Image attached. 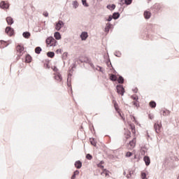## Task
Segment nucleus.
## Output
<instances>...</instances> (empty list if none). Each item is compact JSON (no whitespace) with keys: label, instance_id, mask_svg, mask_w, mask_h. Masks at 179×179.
I'll return each instance as SVG.
<instances>
[{"label":"nucleus","instance_id":"obj_3","mask_svg":"<svg viewBox=\"0 0 179 179\" xmlns=\"http://www.w3.org/2000/svg\"><path fill=\"white\" fill-rule=\"evenodd\" d=\"M162 122H157L154 124V129H155V131L157 134H160L162 132Z\"/></svg>","mask_w":179,"mask_h":179},{"label":"nucleus","instance_id":"obj_42","mask_svg":"<svg viewBox=\"0 0 179 179\" xmlns=\"http://www.w3.org/2000/svg\"><path fill=\"white\" fill-rule=\"evenodd\" d=\"M111 20H113V17L109 16V17L108 18V22H111Z\"/></svg>","mask_w":179,"mask_h":179},{"label":"nucleus","instance_id":"obj_10","mask_svg":"<svg viewBox=\"0 0 179 179\" xmlns=\"http://www.w3.org/2000/svg\"><path fill=\"white\" fill-rule=\"evenodd\" d=\"M78 59L80 62H87V61H89V59L85 55L80 56Z\"/></svg>","mask_w":179,"mask_h":179},{"label":"nucleus","instance_id":"obj_24","mask_svg":"<svg viewBox=\"0 0 179 179\" xmlns=\"http://www.w3.org/2000/svg\"><path fill=\"white\" fill-rule=\"evenodd\" d=\"M23 37H24V38H30V34L29 32H24L22 34Z\"/></svg>","mask_w":179,"mask_h":179},{"label":"nucleus","instance_id":"obj_43","mask_svg":"<svg viewBox=\"0 0 179 179\" xmlns=\"http://www.w3.org/2000/svg\"><path fill=\"white\" fill-rule=\"evenodd\" d=\"M106 27H107V29H110V27H111V24L110 23H108L106 24Z\"/></svg>","mask_w":179,"mask_h":179},{"label":"nucleus","instance_id":"obj_27","mask_svg":"<svg viewBox=\"0 0 179 179\" xmlns=\"http://www.w3.org/2000/svg\"><path fill=\"white\" fill-rule=\"evenodd\" d=\"M150 106H151L152 108H155L156 107V102L155 101H150Z\"/></svg>","mask_w":179,"mask_h":179},{"label":"nucleus","instance_id":"obj_45","mask_svg":"<svg viewBox=\"0 0 179 179\" xmlns=\"http://www.w3.org/2000/svg\"><path fill=\"white\" fill-rule=\"evenodd\" d=\"M131 172H130L129 174L127 175V178H129L131 177Z\"/></svg>","mask_w":179,"mask_h":179},{"label":"nucleus","instance_id":"obj_40","mask_svg":"<svg viewBox=\"0 0 179 179\" xmlns=\"http://www.w3.org/2000/svg\"><path fill=\"white\" fill-rule=\"evenodd\" d=\"M102 164L103 162H101V163L98 164V167H100L101 169H104V166L101 165Z\"/></svg>","mask_w":179,"mask_h":179},{"label":"nucleus","instance_id":"obj_4","mask_svg":"<svg viewBox=\"0 0 179 179\" xmlns=\"http://www.w3.org/2000/svg\"><path fill=\"white\" fill-rule=\"evenodd\" d=\"M113 104L114 106L115 110L117 111V113H119L120 117L124 120V117H122V115L121 114V109H120V106H118L117 101L113 100Z\"/></svg>","mask_w":179,"mask_h":179},{"label":"nucleus","instance_id":"obj_49","mask_svg":"<svg viewBox=\"0 0 179 179\" xmlns=\"http://www.w3.org/2000/svg\"><path fill=\"white\" fill-rule=\"evenodd\" d=\"M150 1H152V0H148V2H150Z\"/></svg>","mask_w":179,"mask_h":179},{"label":"nucleus","instance_id":"obj_20","mask_svg":"<svg viewBox=\"0 0 179 179\" xmlns=\"http://www.w3.org/2000/svg\"><path fill=\"white\" fill-rule=\"evenodd\" d=\"M54 37L56 40H61V34H59V32H55Z\"/></svg>","mask_w":179,"mask_h":179},{"label":"nucleus","instance_id":"obj_17","mask_svg":"<svg viewBox=\"0 0 179 179\" xmlns=\"http://www.w3.org/2000/svg\"><path fill=\"white\" fill-rule=\"evenodd\" d=\"M0 47L1 48H5V47H8V43L3 41H0Z\"/></svg>","mask_w":179,"mask_h":179},{"label":"nucleus","instance_id":"obj_46","mask_svg":"<svg viewBox=\"0 0 179 179\" xmlns=\"http://www.w3.org/2000/svg\"><path fill=\"white\" fill-rule=\"evenodd\" d=\"M57 69V68L56 67H55L54 69H53V71H55Z\"/></svg>","mask_w":179,"mask_h":179},{"label":"nucleus","instance_id":"obj_14","mask_svg":"<svg viewBox=\"0 0 179 179\" xmlns=\"http://www.w3.org/2000/svg\"><path fill=\"white\" fill-rule=\"evenodd\" d=\"M143 15L145 19H150V16H152V13L150 11H145Z\"/></svg>","mask_w":179,"mask_h":179},{"label":"nucleus","instance_id":"obj_48","mask_svg":"<svg viewBox=\"0 0 179 179\" xmlns=\"http://www.w3.org/2000/svg\"><path fill=\"white\" fill-rule=\"evenodd\" d=\"M134 121H135V117H133Z\"/></svg>","mask_w":179,"mask_h":179},{"label":"nucleus","instance_id":"obj_1","mask_svg":"<svg viewBox=\"0 0 179 179\" xmlns=\"http://www.w3.org/2000/svg\"><path fill=\"white\" fill-rule=\"evenodd\" d=\"M46 44L48 47H55L57 41L52 36H50L46 39Z\"/></svg>","mask_w":179,"mask_h":179},{"label":"nucleus","instance_id":"obj_5","mask_svg":"<svg viewBox=\"0 0 179 179\" xmlns=\"http://www.w3.org/2000/svg\"><path fill=\"white\" fill-rule=\"evenodd\" d=\"M135 146H136V138H134L132 139V141H131L129 143V145L128 148L130 150H132V149H134V148H135Z\"/></svg>","mask_w":179,"mask_h":179},{"label":"nucleus","instance_id":"obj_22","mask_svg":"<svg viewBox=\"0 0 179 179\" xmlns=\"http://www.w3.org/2000/svg\"><path fill=\"white\" fill-rule=\"evenodd\" d=\"M107 8L110 9V10H114L115 9V4L108 5Z\"/></svg>","mask_w":179,"mask_h":179},{"label":"nucleus","instance_id":"obj_6","mask_svg":"<svg viewBox=\"0 0 179 179\" xmlns=\"http://www.w3.org/2000/svg\"><path fill=\"white\" fill-rule=\"evenodd\" d=\"M64 22H62V20H59L58 22H56L55 30L59 31L61 29H62V27H64Z\"/></svg>","mask_w":179,"mask_h":179},{"label":"nucleus","instance_id":"obj_12","mask_svg":"<svg viewBox=\"0 0 179 179\" xmlns=\"http://www.w3.org/2000/svg\"><path fill=\"white\" fill-rule=\"evenodd\" d=\"M6 20L8 25L10 26V25L13 24V18H12V17H7L6 18Z\"/></svg>","mask_w":179,"mask_h":179},{"label":"nucleus","instance_id":"obj_38","mask_svg":"<svg viewBox=\"0 0 179 179\" xmlns=\"http://www.w3.org/2000/svg\"><path fill=\"white\" fill-rule=\"evenodd\" d=\"M127 157H131L132 156V152H127L126 154Z\"/></svg>","mask_w":179,"mask_h":179},{"label":"nucleus","instance_id":"obj_39","mask_svg":"<svg viewBox=\"0 0 179 179\" xmlns=\"http://www.w3.org/2000/svg\"><path fill=\"white\" fill-rule=\"evenodd\" d=\"M43 16H45V17H48V13L47 11H44L43 13Z\"/></svg>","mask_w":179,"mask_h":179},{"label":"nucleus","instance_id":"obj_31","mask_svg":"<svg viewBox=\"0 0 179 179\" xmlns=\"http://www.w3.org/2000/svg\"><path fill=\"white\" fill-rule=\"evenodd\" d=\"M90 143L92 146H96V141H94V139L90 138Z\"/></svg>","mask_w":179,"mask_h":179},{"label":"nucleus","instance_id":"obj_50","mask_svg":"<svg viewBox=\"0 0 179 179\" xmlns=\"http://www.w3.org/2000/svg\"><path fill=\"white\" fill-rule=\"evenodd\" d=\"M67 85H68V86H69V83H68Z\"/></svg>","mask_w":179,"mask_h":179},{"label":"nucleus","instance_id":"obj_41","mask_svg":"<svg viewBox=\"0 0 179 179\" xmlns=\"http://www.w3.org/2000/svg\"><path fill=\"white\" fill-rule=\"evenodd\" d=\"M73 174H74L75 176H79V171H74Z\"/></svg>","mask_w":179,"mask_h":179},{"label":"nucleus","instance_id":"obj_34","mask_svg":"<svg viewBox=\"0 0 179 179\" xmlns=\"http://www.w3.org/2000/svg\"><path fill=\"white\" fill-rule=\"evenodd\" d=\"M126 5H131L132 3V0H125Z\"/></svg>","mask_w":179,"mask_h":179},{"label":"nucleus","instance_id":"obj_19","mask_svg":"<svg viewBox=\"0 0 179 179\" xmlns=\"http://www.w3.org/2000/svg\"><path fill=\"white\" fill-rule=\"evenodd\" d=\"M25 62H27V64H30V62H31V56L27 55L25 57Z\"/></svg>","mask_w":179,"mask_h":179},{"label":"nucleus","instance_id":"obj_28","mask_svg":"<svg viewBox=\"0 0 179 179\" xmlns=\"http://www.w3.org/2000/svg\"><path fill=\"white\" fill-rule=\"evenodd\" d=\"M35 52H36V54H40V52H41V48H40V47L36 48Z\"/></svg>","mask_w":179,"mask_h":179},{"label":"nucleus","instance_id":"obj_8","mask_svg":"<svg viewBox=\"0 0 179 179\" xmlns=\"http://www.w3.org/2000/svg\"><path fill=\"white\" fill-rule=\"evenodd\" d=\"M54 79L57 80L58 83H62V76L59 73H57L55 74Z\"/></svg>","mask_w":179,"mask_h":179},{"label":"nucleus","instance_id":"obj_32","mask_svg":"<svg viewBox=\"0 0 179 179\" xmlns=\"http://www.w3.org/2000/svg\"><path fill=\"white\" fill-rule=\"evenodd\" d=\"M86 159H87V160H92L93 159V157L90 154H87L86 155Z\"/></svg>","mask_w":179,"mask_h":179},{"label":"nucleus","instance_id":"obj_30","mask_svg":"<svg viewBox=\"0 0 179 179\" xmlns=\"http://www.w3.org/2000/svg\"><path fill=\"white\" fill-rule=\"evenodd\" d=\"M117 82L118 83H124V78L119 77V78L117 79Z\"/></svg>","mask_w":179,"mask_h":179},{"label":"nucleus","instance_id":"obj_25","mask_svg":"<svg viewBox=\"0 0 179 179\" xmlns=\"http://www.w3.org/2000/svg\"><path fill=\"white\" fill-rule=\"evenodd\" d=\"M47 55L49 57V58H54L55 53H54V52H49L47 53Z\"/></svg>","mask_w":179,"mask_h":179},{"label":"nucleus","instance_id":"obj_35","mask_svg":"<svg viewBox=\"0 0 179 179\" xmlns=\"http://www.w3.org/2000/svg\"><path fill=\"white\" fill-rule=\"evenodd\" d=\"M82 3H83V5L84 6H89V4L87 3V2L86 1V0H82Z\"/></svg>","mask_w":179,"mask_h":179},{"label":"nucleus","instance_id":"obj_51","mask_svg":"<svg viewBox=\"0 0 179 179\" xmlns=\"http://www.w3.org/2000/svg\"><path fill=\"white\" fill-rule=\"evenodd\" d=\"M166 113H168V114H169V111H167Z\"/></svg>","mask_w":179,"mask_h":179},{"label":"nucleus","instance_id":"obj_29","mask_svg":"<svg viewBox=\"0 0 179 179\" xmlns=\"http://www.w3.org/2000/svg\"><path fill=\"white\" fill-rule=\"evenodd\" d=\"M125 135H126V139H129V138H131V131L126 132Z\"/></svg>","mask_w":179,"mask_h":179},{"label":"nucleus","instance_id":"obj_13","mask_svg":"<svg viewBox=\"0 0 179 179\" xmlns=\"http://www.w3.org/2000/svg\"><path fill=\"white\" fill-rule=\"evenodd\" d=\"M143 160L145 163V166H149V164H150V158L149 157H144Z\"/></svg>","mask_w":179,"mask_h":179},{"label":"nucleus","instance_id":"obj_47","mask_svg":"<svg viewBox=\"0 0 179 179\" xmlns=\"http://www.w3.org/2000/svg\"><path fill=\"white\" fill-rule=\"evenodd\" d=\"M163 113H164L163 115H164V113H165L166 112H165V111H164Z\"/></svg>","mask_w":179,"mask_h":179},{"label":"nucleus","instance_id":"obj_16","mask_svg":"<svg viewBox=\"0 0 179 179\" xmlns=\"http://www.w3.org/2000/svg\"><path fill=\"white\" fill-rule=\"evenodd\" d=\"M101 176L104 174L106 177H110V171H108L107 169H103V171L101 172Z\"/></svg>","mask_w":179,"mask_h":179},{"label":"nucleus","instance_id":"obj_9","mask_svg":"<svg viewBox=\"0 0 179 179\" xmlns=\"http://www.w3.org/2000/svg\"><path fill=\"white\" fill-rule=\"evenodd\" d=\"M6 34H8V36H13V29H12L10 27H7L6 28V30H5Z\"/></svg>","mask_w":179,"mask_h":179},{"label":"nucleus","instance_id":"obj_2","mask_svg":"<svg viewBox=\"0 0 179 179\" xmlns=\"http://www.w3.org/2000/svg\"><path fill=\"white\" fill-rule=\"evenodd\" d=\"M16 51L18 57H22L23 52H24V47L22 45H17L16 47Z\"/></svg>","mask_w":179,"mask_h":179},{"label":"nucleus","instance_id":"obj_11","mask_svg":"<svg viewBox=\"0 0 179 179\" xmlns=\"http://www.w3.org/2000/svg\"><path fill=\"white\" fill-rule=\"evenodd\" d=\"M0 7L1 9H8V8H9V4L5 3V1H1L0 3Z\"/></svg>","mask_w":179,"mask_h":179},{"label":"nucleus","instance_id":"obj_44","mask_svg":"<svg viewBox=\"0 0 179 179\" xmlns=\"http://www.w3.org/2000/svg\"><path fill=\"white\" fill-rule=\"evenodd\" d=\"M76 178V175L73 174L71 177V179H75Z\"/></svg>","mask_w":179,"mask_h":179},{"label":"nucleus","instance_id":"obj_15","mask_svg":"<svg viewBox=\"0 0 179 179\" xmlns=\"http://www.w3.org/2000/svg\"><path fill=\"white\" fill-rule=\"evenodd\" d=\"M89 36L87 35V32H83L80 35L81 40L85 41L87 38Z\"/></svg>","mask_w":179,"mask_h":179},{"label":"nucleus","instance_id":"obj_18","mask_svg":"<svg viewBox=\"0 0 179 179\" xmlns=\"http://www.w3.org/2000/svg\"><path fill=\"white\" fill-rule=\"evenodd\" d=\"M129 127H130V129H131L132 134H136V131L135 130V124H129Z\"/></svg>","mask_w":179,"mask_h":179},{"label":"nucleus","instance_id":"obj_36","mask_svg":"<svg viewBox=\"0 0 179 179\" xmlns=\"http://www.w3.org/2000/svg\"><path fill=\"white\" fill-rule=\"evenodd\" d=\"M141 178L142 179H148V178H146V173H143V172L141 173Z\"/></svg>","mask_w":179,"mask_h":179},{"label":"nucleus","instance_id":"obj_21","mask_svg":"<svg viewBox=\"0 0 179 179\" xmlns=\"http://www.w3.org/2000/svg\"><path fill=\"white\" fill-rule=\"evenodd\" d=\"M75 167L76 169H80L82 167V163L80 161H76L75 163Z\"/></svg>","mask_w":179,"mask_h":179},{"label":"nucleus","instance_id":"obj_7","mask_svg":"<svg viewBox=\"0 0 179 179\" xmlns=\"http://www.w3.org/2000/svg\"><path fill=\"white\" fill-rule=\"evenodd\" d=\"M117 92L118 94H121V96H124V93H125V90L122 85H119L117 86Z\"/></svg>","mask_w":179,"mask_h":179},{"label":"nucleus","instance_id":"obj_26","mask_svg":"<svg viewBox=\"0 0 179 179\" xmlns=\"http://www.w3.org/2000/svg\"><path fill=\"white\" fill-rule=\"evenodd\" d=\"M120 17V13H114L113 15V19H118Z\"/></svg>","mask_w":179,"mask_h":179},{"label":"nucleus","instance_id":"obj_37","mask_svg":"<svg viewBox=\"0 0 179 179\" xmlns=\"http://www.w3.org/2000/svg\"><path fill=\"white\" fill-rule=\"evenodd\" d=\"M78 6H79V3L78 1H74L73 2V7L76 8Z\"/></svg>","mask_w":179,"mask_h":179},{"label":"nucleus","instance_id":"obj_33","mask_svg":"<svg viewBox=\"0 0 179 179\" xmlns=\"http://www.w3.org/2000/svg\"><path fill=\"white\" fill-rule=\"evenodd\" d=\"M133 104L134 106H135L136 107H139V102L138 101H133Z\"/></svg>","mask_w":179,"mask_h":179},{"label":"nucleus","instance_id":"obj_23","mask_svg":"<svg viewBox=\"0 0 179 179\" xmlns=\"http://www.w3.org/2000/svg\"><path fill=\"white\" fill-rule=\"evenodd\" d=\"M110 80H113V82H115V80H117V76L111 74L110 76Z\"/></svg>","mask_w":179,"mask_h":179}]
</instances>
